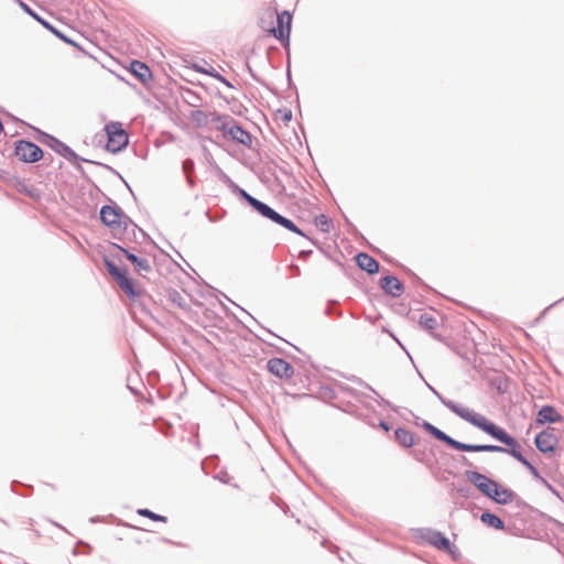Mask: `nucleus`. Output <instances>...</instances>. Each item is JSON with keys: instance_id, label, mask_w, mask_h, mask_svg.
Segmentation results:
<instances>
[{"instance_id": "obj_6", "label": "nucleus", "mask_w": 564, "mask_h": 564, "mask_svg": "<svg viewBox=\"0 0 564 564\" xmlns=\"http://www.w3.org/2000/svg\"><path fill=\"white\" fill-rule=\"evenodd\" d=\"M15 155L20 161L33 163L42 159L43 151L34 143L21 140L15 145Z\"/></svg>"}, {"instance_id": "obj_13", "label": "nucleus", "mask_w": 564, "mask_h": 564, "mask_svg": "<svg viewBox=\"0 0 564 564\" xmlns=\"http://www.w3.org/2000/svg\"><path fill=\"white\" fill-rule=\"evenodd\" d=\"M487 496L494 499L496 502L502 505L511 502L514 498V494L511 490L500 486L497 482L495 487H492V489L490 490V495Z\"/></svg>"}, {"instance_id": "obj_3", "label": "nucleus", "mask_w": 564, "mask_h": 564, "mask_svg": "<svg viewBox=\"0 0 564 564\" xmlns=\"http://www.w3.org/2000/svg\"><path fill=\"white\" fill-rule=\"evenodd\" d=\"M245 197L247 199V202L258 212L260 213L263 217H267L269 219H271L272 221L281 225L282 227L297 234V235H301V236H304V234L302 232V230L294 225L293 221H291L290 219L281 216L280 214H278L276 212H274L271 207H269L268 205H265L264 203L258 200L257 198L250 196L249 194L245 193Z\"/></svg>"}, {"instance_id": "obj_16", "label": "nucleus", "mask_w": 564, "mask_h": 564, "mask_svg": "<svg viewBox=\"0 0 564 564\" xmlns=\"http://www.w3.org/2000/svg\"><path fill=\"white\" fill-rule=\"evenodd\" d=\"M562 421V416L558 414V412L553 408L545 405L543 406L536 416V422L540 424L544 423H555Z\"/></svg>"}, {"instance_id": "obj_1", "label": "nucleus", "mask_w": 564, "mask_h": 564, "mask_svg": "<svg viewBox=\"0 0 564 564\" xmlns=\"http://www.w3.org/2000/svg\"><path fill=\"white\" fill-rule=\"evenodd\" d=\"M447 408L463 420L469 422L470 424L477 426L478 429L489 434L494 438L509 446V454L512 457H514L518 462H520L522 465H524L528 469H530L532 473H535V467L518 451L519 444L517 443V441L512 436H510L505 430L487 420L484 415L478 414L468 408L462 406L453 402L447 403Z\"/></svg>"}, {"instance_id": "obj_25", "label": "nucleus", "mask_w": 564, "mask_h": 564, "mask_svg": "<svg viewBox=\"0 0 564 564\" xmlns=\"http://www.w3.org/2000/svg\"><path fill=\"white\" fill-rule=\"evenodd\" d=\"M315 226L323 232H329L333 228L332 220L326 215H318L314 219Z\"/></svg>"}, {"instance_id": "obj_24", "label": "nucleus", "mask_w": 564, "mask_h": 564, "mask_svg": "<svg viewBox=\"0 0 564 564\" xmlns=\"http://www.w3.org/2000/svg\"><path fill=\"white\" fill-rule=\"evenodd\" d=\"M480 519L484 523H486L487 525H489L491 528L499 529V530L503 529L502 520L492 513L484 512L481 514Z\"/></svg>"}, {"instance_id": "obj_17", "label": "nucleus", "mask_w": 564, "mask_h": 564, "mask_svg": "<svg viewBox=\"0 0 564 564\" xmlns=\"http://www.w3.org/2000/svg\"><path fill=\"white\" fill-rule=\"evenodd\" d=\"M358 267L366 272L373 274L379 270V263L367 253H359L356 257Z\"/></svg>"}, {"instance_id": "obj_18", "label": "nucleus", "mask_w": 564, "mask_h": 564, "mask_svg": "<svg viewBox=\"0 0 564 564\" xmlns=\"http://www.w3.org/2000/svg\"><path fill=\"white\" fill-rule=\"evenodd\" d=\"M382 289L392 296H400L403 291V285L399 279L394 276H386L381 280Z\"/></svg>"}, {"instance_id": "obj_22", "label": "nucleus", "mask_w": 564, "mask_h": 564, "mask_svg": "<svg viewBox=\"0 0 564 564\" xmlns=\"http://www.w3.org/2000/svg\"><path fill=\"white\" fill-rule=\"evenodd\" d=\"M194 69L198 73L209 75L219 80L220 83L225 84L227 87L232 88L231 83L228 82L225 77H223L219 73H217L214 67L204 68L202 66L194 65Z\"/></svg>"}, {"instance_id": "obj_4", "label": "nucleus", "mask_w": 564, "mask_h": 564, "mask_svg": "<svg viewBox=\"0 0 564 564\" xmlns=\"http://www.w3.org/2000/svg\"><path fill=\"white\" fill-rule=\"evenodd\" d=\"M108 140L106 149L111 153H117L128 145L129 138L120 122H110L106 126Z\"/></svg>"}, {"instance_id": "obj_7", "label": "nucleus", "mask_w": 564, "mask_h": 564, "mask_svg": "<svg viewBox=\"0 0 564 564\" xmlns=\"http://www.w3.org/2000/svg\"><path fill=\"white\" fill-rule=\"evenodd\" d=\"M100 219L113 231H120L124 225L121 210L111 206H104L101 208Z\"/></svg>"}, {"instance_id": "obj_19", "label": "nucleus", "mask_w": 564, "mask_h": 564, "mask_svg": "<svg viewBox=\"0 0 564 564\" xmlns=\"http://www.w3.org/2000/svg\"><path fill=\"white\" fill-rule=\"evenodd\" d=\"M430 542L435 547L443 550L452 555L455 553L454 545L451 543V541L446 536H444L440 532L433 533L431 535Z\"/></svg>"}, {"instance_id": "obj_8", "label": "nucleus", "mask_w": 564, "mask_h": 564, "mask_svg": "<svg viewBox=\"0 0 564 564\" xmlns=\"http://www.w3.org/2000/svg\"><path fill=\"white\" fill-rule=\"evenodd\" d=\"M189 120L196 127H206L213 123L216 128H220L224 123L223 117L217 112H205L199 109L191 112Z\"/></svg>"}, {"instance_id": "obj_26", "label": "nucleus", "mask_w": 564, "mask_h": 564, "mask_svg": "<svg viewBox=\"0 0 564 564\" xmlns=\"http://www.w3.org/2000/svg\"><path fill=\"white\" fill-rule=\"evenodd\" d=\"M423 426L429 433H431L437 440H440L446 444L449 442L451 437L448 435H446L444 432H442L441 430H438L437 427H435L434 425H432L431 423L425 422L423 424Z\"/></svg>"}, {"instance_id": "obj_2", "label": "nucleus", "mask_w": 564, "mask_h": 564, "mask_svg": "<svg viewBox=\"0 0 564 564\" xmlns=\"http://www.w3.org/2000/svg\"><path fill=\"white\" fill-rule=\"evenodd\" d=\"M105 267L111 278L116 280L120 289L129 299H135L141 295V291L138 289L135 282L129 276L126 268H120L108 259H105Z\"/></svg>"}, {"instance_id": "obj_28", "label": "nucleus", "mask_w": 564, "mask_h": 564, "mask_svg": "<svg viewBox=\"0 0 564 564\" xmlns=\"http://www.w3.org/2000/svg\"><path fill=\"white\" fill-rule=\"evenodd\" d=\"M19 6L33 19H35L37 22H41L42 18H40L26 3H24L21 0H17Z\"/></svg>"}, {"instance_id": "obj_21", "label": "nucleus", "mask_w": 564, "mask_h": 564, "mask_svg": "<svg viewBox=\"0 0 564 564\" xmlns=\"http://www.w3.org/2000/svg\"><path fill=\"white\" fill-rule=\"evenodd\" d=\"M419 324L422 328L433 332L438 326L437 318L431 313H424L419 318Z\"/></svg>"}, {"instance_id": "obj_12", "label": "nucleus", "mask_w": 564, "mask_h": 564, "mask_svg": "<svg viewBox=\"0 0 564 564\" xmlns=\"http://www.w3.org/2000/svg\"><path fill=\"white\" fill-rule=\"evenodd\" d=\"M467 478L486 496L490 495V490L496 485V481L477 471H467Z\"/></svg>"}, {"instance_id": "obj_20", "label": "nucleus", "mask_w": 564, "mask_h": 564, "mask_svg": "<svg viewBox=\"0 0 564 564\" xmlns=\"http://www.w3.org/2000/svg\"><path fill=\"white\" fill-rule=\"evenodd\" d=\"M394 435L400 445L404 447L414 445V435L409 430L403 427L397 429Z\"/></svg>"}, {"instance_id": "obj_27", "label": "nucleus", "mask_w": 564, "mask_h": 564, "mask_svg": "<svg viewBox=\"0 0 564 564\" xmlns=\"http://www.w3.org/2000/svg\"><path fill=\"white\" fill-rule=\"evenodd\" d=\"M138 514H140L142 517H147V518H149V519H151L153 521H160V522H166L167 521L166 517L156 514V513L152 512L149 509H139L138 510Z\"/></svg>"}, {"instance_id": "obj_10", "label": "nucleus", "mask_w": 564, "mask_h": 564, "mask_svg": "<svg viewBox=\"0 0 564 564\" xmlns=\"http://www.w3.org/2000/svg\"><path fill=\"white\" fill-rule=\"evenodd\" d=\"M270 372L280 378H291L293 375L292 366L282 358H273L268 361Z\"/></svg>"}, {"instance_id": "obj_23", "label": "nucleus", "mask_w": 564, "mask_h": 564, "mask_svg": "<svg viewBox=\"0 0 564 564\" xmlns=\"http://www.w3.org/2000/svg\"><path fill=\"white\" fill-rule=\"evenodd\" d=\"M45 29H47L48 31H51L54 35H56L59 40H62L63 42L69 44V45H73L75 47H79V45L74 42L73 40H70L69 37H67L65 34H63L61 31H58L56 28H54L52 24H50L47 21L45 20H41L40 22Z\"/></svg>"}, {"instance_id": "obj_5", "label": "nucleus", "mask_w": 564, "mask_h": 564, "mask_svg": "<svg viewBox=\"0 0 564 564\" xmlns=\"http://www.w3.org/2000/svg\"><path fill=\"white\" fill-rule=\"evenodd\" d=\"M291 25L292 15L289 11H283L281 13H276V26L271 29L270 32L274 35V37L281 41L284 46H288L290 41Z\"/></svg>"}, {"instance_id": "obj_11", "label": "nucleus", "mask_w": 564, "mask_h": 564, "mask_svg": "<svg viewBox=\"0 0 564 564\" xmlns=\"http://www.w3.org/2000/svg\"><path fill=\"white\" fill-rule=\"evenodd\" d=\"M451 447L463 452H505L506 449L497 445H469L457 442L451 437L447 443Z\"/></svg>"}, {"instance_id": "obj_15", "label": "nucleus", "mask_w": 564, "mask_h": 564, "mask_svg": "<svg viewBox=\"0 0 564 564\" xmlns=\"http://www.w3.org/2000/svg\"><path fill=\"white\" fill-rule=\"evenodd\" d=\"M127 257V259L134 265V270L139 273L142 272H150L151 265L148 259L145 258H139L135 254L129 252L128 250L123 249L122 247L117 246Z\"/></svg>"}, {"instance_id": "obj_9", "label": "nucleus", "mask_w": 564, "mask_h": 564, "mask_svg": "<svg viewBox=\"0 0 564 564\" xmlns=\"http://www.w3.org/2000/svg\"><path fill=\"white\" fill-rule=\"evenodd\" d=\"M558 443L557 436L554 433V429H547L535 437V445L539 451L543 453H552L554 452L556 445Z\"/></svg>"}, {"instance_id": "obj_14", "label": "nucleus", "mask_w": 564, "mask_h": 564, "mask_svg": "<svg viewBox=\"0 0 564 564\" xmlns=\"http://www.w3.org/2000/svg\"><path fill=\"white\" fill-rule=\"evenodd\" d=\"M130 72L143 84L152 78L149 66L140 61H133L130 64Z\"/></svg>"}]
</instances>
